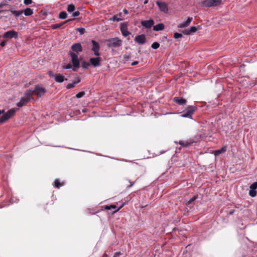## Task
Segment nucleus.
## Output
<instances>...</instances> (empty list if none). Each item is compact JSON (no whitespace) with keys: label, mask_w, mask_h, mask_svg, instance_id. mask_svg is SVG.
Listing matches in <instances>:
<instances>
[{"label":"nucleus","mask_w":257,"mask_h":257,"mask_svg":"<svg viewBox=\"0 0 257 257\" xmlns=\"http://www.w3.org/2000/svg\"><path fill=\"white\" fill-rule=\"evenodd\" d=\"M30 101L29 100V99H27L24 97H21L20 101L17 103V106L19 107H22L24 106L27 105L28 103H29Z\"/></svg>","instance_id":"obj_18"},{"label":"nucleus","mask_w":257,"mask_h":257,"mask_svg":"<svg viewBox=\"0 0 257 257\" xmlns=\"http://www.w3.org/2000/svg\"><path fill=\"white\" fill-rule=\"evenodd\" d=\"M222 0H204L200 3V5L202 7L209 8L219 6Z\"/></svg>","instance_id":"obj_4"},{"label":"nucleus","mask_w":257,"mask_h":257,"mask_svg":"<svg viewBox=\"0 0 257 257\" xmlns=\"http://www.w3.org/2000/svg\"><path fill=\"white\" fill-rule=\"evenodd\" d=\"M160 47V44L157 42H154L152 45L151 47L154 49H157Z\"/></svg>","instance_id":"obj_33"},{"label":"nucleus","mask_w":257,"mask_h":257,"mask_svg":"<svg viewBox=\"0 0 257 257\" xmlns=\"http://www.w3.org/2000/svg\"><path fill=\"white\" fill-rule=\"evenodd\" d=\"M173 102L180 105H185L187 103V100L181 97H175L173 98Z\"/></svg>","instance_id":"obj_16"},{"label":"nucleus","mask_w":257,"mask_h":257,"mask_svg":"<svg viewBox=\"0 0 257 257\" xmlns=\"http://www.w3.org/2000/svg\"><path fill=\"white\" fill-rule=\"evenodd\" d=\"M123 12L125 14H128V11L126 9H124L123 10Z\"/></svg>","instance_id":"obj_53"},{"label":"nucleus","mask_w":257,"mask_h":257,"mask_svg":"<svg viewBox=\"0 0 257 257\" xmlns=\"http://www.w3.org/2000/svg\"><path fill=\"white\" fill-rule=\"evenodd\" d=\"M80 82V79L78 78L77 80L75 81H74L73 83L68 84L67 85V86H66V88L68 89H70L73 88H74L75 86V85L77 84H78Z\"/></svg>","instance_id":"obj_23"},{"label":"nucleus","mask_w":257,"mask_h":257,"mask_svg":"<svg viewBox=\"0 0 257 257\" xmlns=\"http://www.w3.org/2000/svg\"><path fill=\"white\" fill-rule=\"evenodd\" d=\"M33 91L34 94L36 95L38 97H42L46 92V89L45 88L40 86V85H35Z\"/></svg>","instance_id":"obj_6"},{"label":"nucleus","mask_w":257,"mask_h":257,"mask_svg":"<svg viewBox=\"0 0 257 257\" xmlns=\"http://www.w3.org/2000/svg\"><path fill=\"white\" fill-rule=\"evenodd\" d=\"M103 257H108V255L106 253V252H104V254H103Z\"/></svg>","instance_id":"obj_54"},{"label":"nucleus","mask_w":257,"mask_h":257,"mask_svg":"<svg viewBox=\"0 0 257 257\" xmlns=\"http://www.w3.org/2000/svg\"><path fill=\"white\" fill-rule=\"evenodd\" d=\"M80 15V12L79 11H76L72 14V16L73 17H78Z\"/></svg>","instance_id":"obj_44"},{"label":"nucleus","mask_w":257,"mask_h":257,"mask_svg":"<svg viewBox=\"0 0 257 257\" xmlns=\"http://www.w3.org/2000/svg\"><path fill=\"white\" fill-rule=\"evenodd\" d=\"M75 6L73 4L68 5L67 10L69 13L73 12L75 10Z\"/></svg>","instance_id":"obj_30"},{"label":"nucleus","mask_w":257,"mask_h":257,"mask_svg":"<svg viewBox=\"0 0 257 257\" xmlns=\"http://www.w3.org/2000/svg\"><path fill=\"white\" fill-rule=\"evenodd\" d=\"M10 11L11 12L12 14L14 15L16 18L19 17L23 13V11L22 10L15 11L11 10Z\"/></svg>","instance_id":"obj_25"},{"label":"nucleus","mask_w":257,"mask_h":257,"mask_svg":"<svg viewBox=\"0 0 257 257\" xmlns=\"http://www.w3.org/2000/svg\"><path fill=\"white\" fill-rule=\"evenodd\" d=\"M71 49L72 50L71 51L73 52L74 53L76 52V53H79L80 52H82V51H83V48L81 46V44L79 43L73 44L71 46Z\"/></svg>","instance_id":"obj_14"},{"label":"nucleus","mask_w":257,"mask_h":257,"mask_svg":"<svg viewBox=\"0 0 257 257\" xmlns=\"http://www.w3.org/2000/svg\"><path fill=\"white\" fill-rule=\"evenodd\" d=\"M156 5L158 6L161 11L165 13H167L168 12V6L166 3L161 1H157Z\"/></svg>","instance_id":"obj_12"},{"label":"nucleus","mask_w":257,"mask_h":257,"mask_svg":"<svg viewBox=\"0 0 257 257\" xmlns=\"http://www.w3.org/2000/svg\"><path fill=\"white\" fill-rule=\"evenodd\" d=\"M197 107L195 105H189L186 108V111H184L181 115L183 117H187L192 118V115L194 112L197 110Z\"/></svg>","instance_id":"obj_5"},{"label":"nucleus","mask_w":257,"mask_h":257,"mask_svg":"<svg viewBox=\"0 0 257 257\" xmlns=\"http://www.w3.org/2000/svg\"><path fill=\"white\" fill-rule=\"evenodd\" d=\"M92 44V47L91 48L92 51L93 52L94 54L96 56H98L100 55L99 50H100V46L98 42L95 41V40L91 41Z\"/></svg>","instance_id":"obj_9"},{"label":"nucleus","mask_w":257,"mask_h":257,"mask_svg":"<svg viewBox=\"0 0 257 257\" xmlns=\"http://www.w3.org/2000/svg\"><path fill=\"white\" fill-rule=\"evenodd\" d=\"M8 11H4V10H0V14H1L2 13H3L5 12H7ZM2 17V16L1 15H0V18H1Z\"/></svg>","instance_id":"obj_52"},{"label":"nucleus","mask_w":257,"mask_h":257,"mask_svg":"<svg viewBox=\"0 0 257 257\" xmlns=\"http://www.w3.org/2000/svg\"><path fill=\"white\" fill-rule=\"evenodd\" d=\"M7 5H8L5 2H1L0 3V9L2 8L3 6H7Z\"/></svg>","instance_id":"obj_47"},{"label":"nucleus","mask_w":257,"mask_h":257,"mask_svg":"<svg viewBox=\"0 0 257 257\" xmlns=\"http://www.w3.org/2000/svg\"><path fill=\"white\" fill-rule=\"evenodd\" d=\"M24 15L26 16H31L33 14V11L30 8H27L24 12Z\"/></svg>","instance_id":"obj_28"},{"label":"nucleus","mask_w":257,"mask_h":257,"mask_svg":"<svg viewBox=\"0 0 257 257\" xmlns=\"http://www.w3.org/2000/svg\"><path fill=\"white\" fill-rule=\"evenodd\" d=\"M67 14L66 12L64 11H62L59 13V18L61 19H64L67 18Z\"/></svg>","instance_id":"obj_31"},{"label":"nucleus","mask_w":257,"mask_h":257,"mask_svg":"<svg viewBox=\"0 0 257 257\" xmlns=\"http://www.w3.org/2000/svg\"><path fill=\"white\" fill-rule=\"evenodd\" d=\"M128 182L130 183V185L128 186H127V188L132 187L135 183V182H132L130 180H128Z\"/></svg>","instance_id":"obj_49"},{"label":"nucleus","mask_w":257,"mask_h":257,"mask_svg":"<svg viewBox=\"0 0 257 257\" xmlns=\"http://www.w3.org/2000/svg\"><path fill=\"white\" fill-rule=\"evenodd\" d=\"M68 54L71 58V61L73 66L72 70L74 71H76L77 70L80 65V62L78 59V56L75 53L71 51L69 52Z\"/></svg>","instance_id":"obj_3"},{"label":"nucleus","mask_w":257,"mask_h":257,"mask_svg":"<svg viewBox=\"0 0 257 257\" xmlns=\"http://www.w3.org/2000/svg\"><path fill=\"white\" fill-rule=\"evenodd\" d=\"M120 254V252H116L114 253V255H113L112 257H119Z\"/></svg>","instance_id":"obj_46"},{"label":"nucleus","mask_w":257,"mask_h":257,"mask_svg":"<svg viewBox=\"0 0 257 257\" xmlns=\"http://www.w3.org/2000/svg\"><path fill=\"white\" fill-rule=\"evenodd\" d=\"M182 37H183V35L181 33H175L174 34V38L175 39H179L180 38H182Z\"/></svg>","instance_id":"obj_38"},{"label":"nucleus","mask_w":257,"mask_h":257,"mask_svg":"<svg viewBox=\"0 0 257 257\" xmlns=\"http://www.w3.org/2000/svg\"><path fill=\"white\" fill-rule=\"evenodd\" d=\"M164 25L163 23H160L153 27V30L155 31H162L164 29Z\"/></svg>","instance_id":"obj_22"},{"label":"nucleus","mask_w":257,"mask_h":257,"mask_svg":"<svg viewBox=\"0 0 257 257\" xmlns=\"http://www.w3.org/2000/svg\"><path fill=\"white\" fill-rule=\"evenodd\" d=\"M197 28L195 26H192L189 29V32L190 33V34L196 32L197 31Z\"/></svg>","instance_id":"obj_37"},{"label":"nucleus","mask_w":257,"mask_h":257,"mask_svg":"<svg viewBox=\"0 0 257 257\" xmlns=\"http://www.w3.org/2000/svg\"><path fill=\"white\" fill-rule=\"evenodd\" d=\"M5 110H0V115L3 114L0 117V123L6 122L7 120L13 116L16 113V110L14 108H12L9 110L6 113H4Z\"/></svg>","instance_id":"obj_2"},{"label":"nucleus","mask_w":257,"mask_h":257,"mask_svg":"<svg viewBox=\"0 0 257 257\" xmlns=\"http://www.w3.org/2000/svg\"><path fill=\"white\" fill-rule=\"evenodd\" d=\"M54 79L56 82L58 83H62L64 80H67V78H65L63 75L60 74H56L55 76Z\"/></svg>","instance_id":"obj_21"},{"label":"nucleus","mask_w":257,"mask_h":257,"mask_svg":"<svg viewBox=\"0 0 257 257\" xmlns=\"http://www.w3.org/2000/svg\"><path fill=\"white\" fill-rule=\"evenodd\" d=\"M24 3L26 5H30L32 3V0H24Z\"/></svg>","instance_id":"obj_42"},{"label":"nucleus","mask_w":257,"mask_h":257,"mask_svg":"<svg viewBox=\"0 0 257 257\" xmlns=\"http://www.w3.org/2000/svg\"><path fill=\"white\" fill-rule=\"evenodd\" d=\"M124 204L125 203H123L121 205H120L119 207H117L115 205L111 204L110 205H104L102 206V208L104 210H110L113 209L114 210L113 211L112 213H114L119 211L122 207H123Z\"/></svg>","instance_id":"obj_10"},{"label":"nucleus","mask_w":257,"mask_h":257,"mask_svg":"<svg viewBox=\"0 0 257 257\" xmlns=\"http://www.w3.org/2000/svg\"><path fill=\"white\" fill-rule=\"evenodd\" d=\"M34 93V91L32 89L27 90L24 95V97L27 99H29V100L31 101L34 100V98L32 96Z\"/></svg>","instance_id":"obj_17"},{"label":"nucleus","mask_w":257,"mask_h":257,"mask_svg":"<svg viewBox=\"0 0 257 257\" xmlns=\"http://www.w3.org/2000/svg\"><path fill=\"white\" fill-rule=\"evenodd\" d=\"M120 30L124 37H127L131 34V33L127 30V25L126 23L120 24Z\"/></svg>","instance_id":"obj_11"},{"label":"nucleus","mask_w":257,"mask_h":257,"mask_svg":"<svg viewBox=\"0 0 257 257\" xmlns=\"http://www.w3.org/2000/svg\"><path fill=\"white\" fill-rule=\"evenodd\" d=\"M48 74L51 77L55 78V76H56L52 71H49L48 72Z\"/></svg>","instance_id":"obj_43"},{"label":"nucleus","mask_w":257,"mask_h":257,"mask_svg":"<svg viewBox=\"0 0 257 257\" xmlns=\"http://www.w3.org/2000/svg\"><path fill=\"white\" fill-rule=\"evenodd\" d=\"M198 198V195H194L189 199L186 200L185 204L186 206H189L192 202L194 201Z\"/></svg>","instance_id":"obj_24"},{"label":"nucleus","mask_w":257,"mask_h":257,"mask_svg":"<svg viewBox=\"0 0 257 257\" xmlns=\"http://www.w3.org/2000/svg\"><path fill=\"white\" fill-rule=\"evenodd\" d=\"M249 194L251 197H254L256 195V191L255 190L250 189Z\"/></svg>","instance_id":"obj_36"},{"label":"nucleus","mask_w":257,"mask_h":257,"mask_svg":"<svg viewBox=\"0 0 257 257\" xmlns=\"http://www.w3.org/2000/svg\"><path fill=\"white\" fill-rule=\"evenodd\" d=\"M192 21V18L189 17V18H188L187 20L186 21L179 24L178 25V27L179 28H183L187 27V26H188L190 25V24Z\"/></svg>","instance_id":"obj_19"},{"label":"nucleus","mask_w":257,"mask_h":257,"mask_svg":"<svg viewBox=\"0 0 257 257\" xmlns=\"http://www.w3.org/2000/svg\"><path fill=\"white\" fill-rule=\"evenodd\" d=\"M106 46L112 50L114 49L119 48L122 46V42L121 40L117 37L110 38L105 41Z\"/></svg>","instance_id":"obj_1"},{"label":"nucleus","mask_w":257,"mask_h":257,"mask_svg":"<svg viewBox=\"0 0 257 257\" xmlns=\"http://www.w3.org/2000/svg\"><path fill=\"white\" fill-rule=\"evenodd\" d=\"M179 144L183 147H188L190 145L192 142H189L188 141H180L179 142Z\"/></svg>","instance_id":"obj_29"},{"label":"nucleus","mask_w":257,"mask_h":257,"mask_svg":"<svg viewBox=\"0 0 257 257\" xmlns=\"http://www.w3.org/2000/svg\"><path fill=\"white\" fill-rule=\"evenodd\" d=\"M76 31L80 34H83L85 32V29L83 28H78L76 29Z\"/></svg>","instance_id":"obj_39"},{"label":"nucleus","mask_w":257,"mask_h":257,"mask_svg":"<svg viewBox=\"0 0 257 257\" xmlns=\"http://www.w3.org/2000/svg\"><path fill=\"white\" fill-rule=\"evenodd\" d=\"M3 37L8 39H17L18 38V33L14 30L8 31L4 33L3 35Z\"/></svg>","instance_id":"obj_7"},{"label":"nucleus","mask_w":257,"mask_h":257,"mask_svg":"<svg viewBox=\"0 0 257 257\" xmlns=\"http://www.w3.org/2000/svg\"><path fill=\"white\" fill-rule=\"evenodd\" d=\"M73 20H74V19H69V20H66L65 21H64V22H62V23H61L60 24H56L52 25L51 26V28L53 30L59 28L60 27H61L64 24H65L67 23H68V22H70V21H73Z\"/></svg>","instance_id":"obj_20"},{"label":"nucleus","mask_w":257,"mask_h":257,"mask_svg":"<svg viewBox=\"0 0 257 257\" xmlns=\"http://www.w3.org/2000/svg\"><path fill=\"white\" fill-rule=\"evenodd\" d=\"M142 26L146 29H150L154 25L155 22L153 20H144L141 22Z\"/></svg>","instance_id":"obj_13"},{"label":"nucleus","mask_w":257,"mask_h":257,"mask_svg":"<svg viewBox=\"0 0 257 257\" xmlns=\"http://www.w3.org/2000/svg\"><path fill=\"white\" fill-rule=\"evenodd\" d=\"M138 63H139V62H138V61H136L133 62L132 63L131 65H132V66H135V65H137Z\"/></svg>","instance_id":"obj_50"},{"label":"nucleus","mask_w":257,"mask_h":257,"mask_svg":"<svg viewBox=\"0 0 257 257\" xmlns=\"http://www.w3.org/2000/svg\"><path fill=\"white\" fill-rule=\"evenodd\" d=\"M101 58L99 57V56H97L96 57H92L89 59L90 64L93 67H99L101 66Z\"/></svg>","instance_id":"obj_8"},{"label":"nucleus","mask_w":257,"mask_h":257,"mask_svg":"<svg viewBox=\"0 0 257 257\" xmlns=\"http://www.w3.org/2000/svg\"><path fill=\"white\" fill-rule=\"evenodd\" d=\"M6 41H3L1 43V44H0V46H1V47H4V46H5V45H6Z\"/></svg>","instance_id":"obj_48"},{"label":"nucleus","mask_w":257,"mask_h":257,"mask_svg":"<svg viewBox=\"0 0 257 257\" xmlns=\"http://www.w3.org/2000/svg\"><path fill=\"white\" fill-rule=\"evenodd\" d=\"M257 188V182H254L250 186V189L252 190H256Z\"/></svg>","instance_id":"obj_40"},{"label":"nucleus","mask_w":257,"mask_h":257,"mask_svg":"<svg viewBox=\"0 0 257 257\" xmlns=\"http://www.w3.org/2000/svg\"><path fill=\"white\" fill-rule=\"evenodd\" d=\"M64 185V183H61L58 179H55L54 182V187L59 189L61 186Z\"/></svg>","instance_id":"obj_26"},{"label":"nucleus","mask_w":257,"mask_h":257,"mask_svg":"<svg viewBox=\"0 0 257 257\" xmlns=\"http://www.w3.org/2000/svg\"><path fill=\"white\" fill-rule=\"evenodd\" d=\"M85 94V91H81V92L78 93L76 95V97L77 98H80L82 97Z\"/></svg>","instance_id":"obj_35"},{"label":"nucleus","mask_w":257,"mask_h":257,"mask_svg":"<svg viewBox=\"0 0 257 257\" xmlns=\"http://www.w3.org/2000/svg\"><path fill=\"white\" fill-rule=\"evenodd\" d=\"M135 41L139 44H144L146 42L145 35L144 34L136 36Z\"/></svg>","instance_id":"obj_15"},{"label":"nucleus","mask_w":257,"mask_h":257,"mask_svg":"<svg viewBox=\"0 0 257 257\" xmlns=\"http://www.w3.org/2000/svg\"><path fill=\"white\" fill-rule=\"evenodd\" d=\"M71 68H72V65H71V64L70 63L68 64L66 66H63V69H70Z\"/></svg>","instance_id":"obj_41"},{"label":"nucleus","mask_w":257,"mask_h":257,"mask_svg":"<svg viewBox=\"0 0 257 257\" xmlns=\"http://www.w3.org/2000/svg\"><path fill=\"white\" fill-rule=\"evenodd\" d=\"M183 33L185 35H190L189 29H185L183 31Z\"/></svg>","instance_id":"obj_45"},{"label":"nucleus","mask_w":257,"mask_h":257,"mask_svg":"<svg viewBox=\"0 0 257 257\" xmlns=\"http://www.w3.org/2000/svg\"><path fill=\"white\" fill-rule=\"evenodd\" d=\"M90 62H87L86 61H83L81 63V67L84 69H88L89 66H90Z\"/></svg>","instance_id":"obj_32"},{"label":"nucleus","mask_w":257,"mask_h":257,"mask_svg":"<svg viewBox=\"0 0 257 257\" xmlns=\"http://www.w3.org/2000/svg\"><path fill=\"white\" fill-rule=\"evenodd\" d=\"M119 16L120 17L121 16V13H119L118 15H114L111 19L110 20H111L112 21L115 22H119L120 21H122V19L120 18H119L118 16Z\"/></svg>","instance_id":"obj_27"},{"label":"nucleus","mask_w":257,"mask_h":257,"mask_svg":"<svg viewBox=\"0 0 257 257\" xmlns=\"http://www.w3.org/2000/svg\"><path fill=\"white\" fill-rule=\"evenodd\" d=\"M226 151V147H223L221 148V149L220 150L216 151L215 154L218 155V154H221L222 152H225Z\"/></svg>","instance_id":"obj_34"},{"label":"nucleus","mask_w":257,"mask_h":257,"mask_svg":"<svg viewBox=\"0 0 257 257\" xmlns=\"http://www.w3.org/2000/svg\"><path fill=\"white\" fill-rule=\"evenodd\" d=\"M148 3V1L147 0H146L145 2H144V4H146Z\"/></svg>","instance_id":"obj_55"},{"label":"nucleus","mask_w":257,"mask_h":257,"mask_svg":"<svg viewBox=\"0 0 257 257\" xmlns=\"http://www.w3.org/2000/svg\"><path fill=\"white\" fill-rule=\"evenodd\" d=\"M234 212V210H230L228 213H227L228 215H231Z\"/></svg>","instance_id":"obj_51"}]
</instances>
